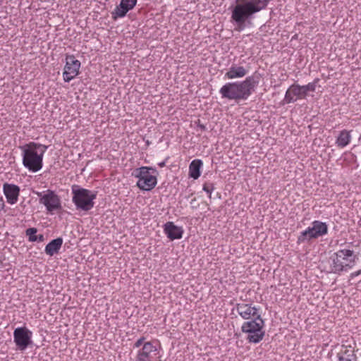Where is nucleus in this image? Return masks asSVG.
<instances>
[{
  "label": "nucleus",
  "mask_w": 361,
  "mask_h": 361,
  "mask_svg": "<svg viewBox=\"0 0 361 361\" xmlns=\"http://www.w3.org/2000/svg\"><path fill=\"white\" fill-rule=\"evenodd\" d=\"M235 310L242 319L247 321L254 319L257 316H261L259 313V309L251 303H237Z\"/></svg>",
  "instance_id": "ddd939ff"
},
{
  "label": "nucleus",
  "mask_w": 361,
  "mask_h": 361,
  "mask_svg": "<svg viewBox=\"0 0 361 361\" xmlns=\"http://www.w3.org/2000/svg\"><path fill=\"white\" fill-rule=\"evenodd\" d=\"M63 244V239L61 238H57L50 241L45 247L44 251L47 255L53 256L57 254Z\"/></svg>",
  "instance_id": "aec40b11"
},
{
  "label": "nucleus",
  "mask_w": 361,
  "mask_h": 361,
  "mask_svg": "<svg viewBox=\"0 0 361 361\" xmlns=\"http://www.w3.org/2000/svg\"><path fill=\"white\" fill-rule=\"evenodd\" d=\"M80 65V61L73 55H66L63 72V78L66 82H69L79 74Z\"/></svg>",
  "instance_id": "9b49d317"
},
{
  "label": "nucleus",
  "mask_w": 361,
  "mask_h": 361,
  "mask_svg": "<svg viewBox=\"0 0 361 361\" xmlns=\"http://www.w3.org/2000/svg\"><path fill=\"white\" fill-rule=\"evenodd\" d=\"M319 82V79H315L313 82H309L305 85H302L305 95H307L308 92H314L316 90L317 84Z\"/></svg>",
  "instance_id": "b1692460"
},
{
  "label": "nucleus",
  "mask_w": 361,
  "mask_h": 361,
  "mask_svg": "<svg viewBox=\"0 0 361 361\" xmlns=\"http://www.w3.org/2000/svg\"><path fill=\"white\" fill-rule=\"evenodd\" d=\"M305 98V92L304 91L302 85L295 83L291 85L286 92L283 103H293L298 99H303Z\"/></svg>",
  "instance_id": "4468645a"
},
{
  "label": "nucleus",
  "mask_w": 361,
  "mask_h": 361,
  "mask_svg": "<svg viewBox=\"0 0 361 361\" xmlns=\"http://www.w3.org/2000/svg\"><path fill=\"white\" fill-rule=\"evenodd\" d=\"M203 165L201 159H194L189 165V176L193 179H197L200 175V169Z\"/></svg>",
  "instance_id": "412c9836"
},
{
  "label": "nucleus",
  "mask_w": 361,
  "mask_h": 361,
  "mask_svg": "<svg viewBox=\"0 0 361 361\" xmlns=\"http://www.w3.org/2000/svg\"><path fill=\"white\" fill-rule=\"evenodd\" d=\"M247 73L248 71L243 66L233 63L225 73L224 78L228 80L242 78L245 76Z\"/></svg>",
  "instance_id": "6ab92c4d"
},
{
  "label": "nucleus",
  "mask_w": 361,
  "mask_h": 361,
  "mask_svg": "<svg viewBox=\"0 0 361 361\" xmlns=\"http://www.w3.org/2000/svg\"><path fill=\"white\" fill-rule=\"evenodd\" d=\"M200 128H201L202 129H203V130L205 128L204 126H203V125H201V126H200Z\"/></svg>",
  "instance_id": "7c9ffc66"
},
{
  "label": "nucleus",
  "mask_w": 361,
  "mask_h": 361,
  "mask_svg": "<svg viewBox=\"0 0 361 361\" xmlns=\"http://www.w3.org/2000/svg\"><path fill=\"white\" fill-rule=\"evenodd\" d=\"M258 83V79L254 76H248L243 81L226 83L220 88L219 94L222 98L229 100H247L255 92Z\"/></svg>",
  "instance_id": "f03ea898"
},
{
  "label": "nucleus",
  "mask_w": 361,
  "mask_h": 361,
  "mask_svg": "<svg viewBox=\"0 0 361 361\" xmlns=\"http://www.w3.org/2000/svg\"><path fill=\"white\" fill-rule=\"evenodd\" d=\"M159 166H161V167L164 166H165V162H164V161H163V162L159 163Z\"/></svg>",
  "instance_id": "c756f323"
},
{
  "label": "nucleus",
  "mask_w": 361,
  "mask_h": 361,
  "mask_svg": "<svg viewBox=\"0 0 361 361\" xmlns=\"http://www.w3.org/2000/svg\"><path fill=\"white\" fill-rule=\"evenodd\" d=\"M44 235H37V241H39V242H42L44 241Z\"/></svg>",
  "instance_id": "c85d7f7f"
},
{
  "label": "nucleus",
  "mask_w": 361,
  "mask_h": 361,
  "mask_svg": "<svg viewBox=\"0 0 361 361\" xmlns=\"http://www.w3.org/2000/svg\"><path fill=\"white\" fill-rule=\"evenodd\" d=\"M32 332L27 327H18L13 331V341L19 350L24 351L32 343Z\"/></svg>",
  "instance_id": "9d476101"
},
{
  "label": "nucleus",
  "mask_w": 361,
  "mask_h": 361,
  "mask_svg": "<svg viewBox=\"0 0 361 361\" xmlns=\"http://www.w3.org/2000/svg\"><path fill=\"white\" fill-rule=\"evenodd\" d=\"M328 225L325 222L315 220L305 230L300 232L297 238V244L309 243L312 240L323 237L328 233Z\"/></svg>",
  "instance_id": "0eeeda50"
},
{
  "label": "nucleus",
  "mask_w": 361,
  "mask_h": 361,
  "mask_svg": "<svg viewBox=\"0 0 361 361\" xmlns=\"http://www.w3.org/2000/svg\"><path fill=\"white\" fill-rule=\"evenodd\" d=\"M164 232L171 240L180 239L184 233L181 226H178L172 221H168L164 225Z\"/></svg>",
  "instance_id": "f3484780"
},
{
  "label": "nucleus",
  "mask_w": 361,
  "mask_h": 361,
  "mask_svg": "<svg viewBox=\"0 0 361 361\" xmlns=\"http://www.w3.org/2000/svg\"><path fill=\"white\" fill-rule=\"evenodd\" d=\"M3 192L8 204H15L18 201L20 188L17 185L5 183L3 185Z\"/></svg>",
  "instance_id": "dca6fc26"
},
{
  "label": "nucleus",
  "mask_w": 361,
  "mask_h": 361,
  "mask_svg": "<svg viewBox=\"0 0 361 361\" xmlns=\"http://www.w3.org/2000/svg\"><path fill=\"white\" fill-rule=\"evenodd\" d=\"M145 340V337H141L139 339H137L135 343H134V348H141L142 345L145 343L144 341Z\"/></svg>",
  "instance_id": "a878e982"
},
{
  "label": "nucleus",
  "mask_w": 361,
  "mask_h": 361,
  "mask_svg": "<svg viewBox=\"0 0 361 361\" xmlns=\"http://www.w3.org/2000/svg\"><path fill=\"white\" fill-rule=\"evenodd\" d=\"M5 207V202L2 196H0V212L4 209Z\"/></svg>",
  "instance_id": "cd10ccee"
},
{
  "label": "nucleus",
  "mask_w": 361,
  "mask_h": 361,
  "mask_svg": "<svg viewBox=\"0 0 361 361\" xmlns=\"http://www.w3.org/2000/svg\"><path fill=\"white\" fill-rule=\"evenodd\" d=\"M271 0H238L231 12V20L237 26L238 31H242L246 23H250L255 15L266 9Z\"/></svg>",
  "instance_id": "f257e3e1"
},
{
  "label": "nucleus",
  "mask_w": 361,
  "mask_h": 361,
  "mask_svg": "<svg viewBox=\"0 0 361 361\" xmlns=\"http://www.w3.org/2000/svg\"><path fill=\"white\" fill-rule=\"evenodd\" d=\"M360 274H361V269H360L358 271H354V272H352L350 274V276L351 279H353V278H355V277L358 276Z\"/></svg>",
  "instance_id": "bb28decb"
},
{
  "label": "nucleus",
  "mask_w": 361,
  "mask_h": 361,
  "mask_svg": "<svg viewBox=\"0 0 361 361\" xmlns=\"http://www.w3.org/2000/svg\"><path fill=\"white\" fill-rule=\"evenodd\" d=\"M137 0H121L120 4L116 6L111 12V17L114 20L123 18L126 13L132 10L136 5Z\"/></svg>",
  "instance_id": "2eb2a0df"
},
{
  "label": "nucleus",
  "mask_w": 361,
  "mask_h": 361,
  "mask_svg": "<svg viewBox=\"0 0 361 361\" xmlns=\"http://www.w3.org/2000/svg\"><path fill=\"white\" fill-rule=\"evenodd\" d=\"M336 357L338 361H357L355 348L350 345H342Z\"/></svg>",
  "instance_id": "a211bd4d"
},
{
  "label": "nucleus",
  "mask_w": 361,
  "mask_h": 361,
  "mask_svg": "<svg viewBox=\"0 0 361 361\" xmlns=\"http://www.w3.org/2000/svg\"><path fill=\"white\" fill-rule=\"evenodd\" d=\"M150 171L156 172V169L147 166H142L135 171L134 175L138 178L137 186L142 190L149 191L157 185V177L150 173Z\"/></svg>",
  "instance_id": "6e6552de"
},
{
  "label": "nucleus",
  "mask_w": 361,
  "mask_h": 361,
  "mask_svg": "<svg viewBox=\"0 0 361 361\" xmlns=\"http://www.w3.org/2000/svg\"><path fill=\"white\" fill-rule=\"evenodd\" d=\"M160 354V347L154 345L153 342H145L142 346L138 349L135 361H161Z\"/></svg>",
  "instance_id": "1a4fd4ad"
},
{
  "label": "nucleus",
  "mask_w": 361,
  "mask_h": 361,
  "mask_svg": "<svg viewBox=\"0 0 361 361\" xmlns=\"http://www.w3.org/2000/svg\"><path fill=\"white\" fill-rule=\"evenodd\" d=\"M37 229L36 228H29L25 231V235L28 237L30 242L37 241Z\"/></svg>",
  "instance_id": "5701e85b"
},
{
  "label": "nucleus",
  "mask_w": 361,
  "mask_h": 361,
  "mask_svg": "<svg viewBox=\"0 0 361 361\" xmlns=\"http://www.w3.org/2000/svg\"><path fill=\"white\" fill-rule=\"evenodd\" d=\"M358 260V255L349 248H343L334 252L329 258L330 271L341 274L352 269Z\"/></svg>",
  "instance_id": "20e7f679"
},
{
  "label": "nucleus",
  "mask_w": 361,
  "mask_h": 361,
  "mask_svg": "<svg viewBox=\"0 0 361 361\" xmlns=\"http://www.w3.org/2000/svg\"><path fill=\"white\" fill-rule=\"evenodd\" d=\"M350 140L351 135L350 132L346 130H343L340 132L336 139V144L338 147L344 148L350 142Z\"/></svg>",
  "instance_id": "4be33fe9"
},
{
  "label": "nucleus",
  "mask_w": 361,
  "mask_h": 361,
  "mask_svg": "<svg viewBox=\"0 0 361 361\" xmlns=\"http://www.w3.org/2000/svg\"><path fill=\"white\" fill-rule=\"evenodd\" d=\"M37 194L39 197V203L44 204L48 212H52L61 209L60 197L53 190H47L44 194L42 192Z\"/></svg>",
  "instance_id": "f8f14e48"
},
{
  "label": "nucleus",
  "mask_w": 361,
  "mask_h": 361,
  "mask_svg": "<svg viewBox=\"0 0 361 361\" xmlns=\"http://www.w3.org/2000/svg\"><path fill=\"white\" fill-rule=\"evenodd\" d=\"M202 190L206 192L208 194L209 197L211 198L212 193L215 190L214 184L212 182H206L203 185Z\"/></svg>",
  "instance_id": "393cba45"
},
{
  "label": "nucleus",
  "mask_w": 361,
  "mask_h": 361,
  "mask_svg": "<svg viewBox=\"0 0 361 361\" xmlns=\"http://www.w3.org/2000/svg\"><path fill=\"white\" fill-rule=\"evenodd\" d=\"M264 321L261 316H257L254 319L245 322L241 326L243 333L247 334V340L251 343H258L264 338Z\"/></svg>",
  "instance_id": "423d86ee"
},
{
  "label": "nucleus",
  "mask_w": 361,
  "mask_h": 361,
  "mask_svg": "<svg viewBox=\"0 0 361 361\" xmlns=\"http://www.w3.org/2000/svg\"><path fill=\"white\" fill-rule=\"evenodd\" d=\"M47 148V145L35 142L20 146L24 167L33 173L40 171L43 166L44 154Z\"/></svg>",
  "instance_id": "7ed1b4c3"
},
{
  "label": "nucleus",
  "mask_w": 361,
  "mask_h": 361,
  "mask_svg": "<svg viewBox=\"0 0 361 361\" xmlns=\"http://www.w3.org/2000/svg\"><path fill=\"white\" fill-rule=\"evenodd\" d=\"M71 190L72 201L77 209L87 212L94 207L97 192L80 188L77 185H73Z\"/></svg>",
  "instance_id": "39448f33"
}]
</instances>
